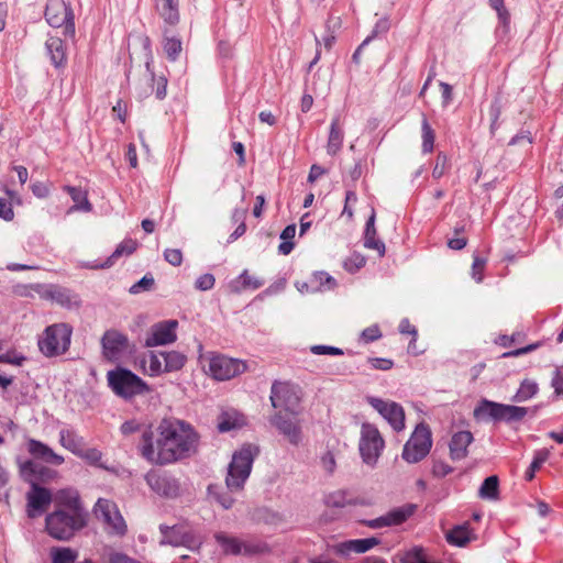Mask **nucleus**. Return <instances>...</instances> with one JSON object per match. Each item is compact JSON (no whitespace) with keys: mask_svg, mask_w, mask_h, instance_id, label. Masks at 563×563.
I'll use <instances>...</instances> for the list:
<instances>
[{"mask_svg":"<svg viewBox=\"0 0 563 563\" xmlns=\"http://www.w3.org/2000/svg\"><path fill=\"white\" fill-rule=\"evenodd\" d=\"M199 434L187 421L174 417L163 418L157 426L143 431L137 450L154 465H169L197 452Z\"/></svg>","mask_w":563,"mask_h":563,"instance_id":"obj_1","label":"nucleus"},{"mask_svg":"<svg viewBox=\"0 0 563 563\" xmlns=\"http://www.w3.org/2000/svg\"><path fill=\"white\" fill-rule=\"evenodd\" d=\"M258 453V448L253 444H244L240 450L234 452L232 461L228 466L225 477V485L230 493L243 489L251 474L253 462Z\"/></svg>","mask_w":563,"mask_h":563,"instance_id":"obj_2","label":"nucleus"},{"mask_svg":"<svg viewBox=\"0 0 563 563\" xmlns=\"http://www.w3.org/2000/svg\"><path fill=\"white\" fill-rule=\"evenodd\" d=\"M87 525V514L55 509L45 518L47 533L59 541H69L77 531Z\"/></svg>","mask_w":563,"mask_h":563,"instance_id":"obj_3","label":"nucleus"},{"mask_svg":"<svg viewBox=\"0 0 563 563\" xmlns=\"http://www.w3.org/2000/svg\"><path fill=\"white\" fill-rule=\"evenodd\" d=\"M536 411V407L527 408L482 399L474 409V417L477 420L484 419L495 422L504 421L506 423H512L521 421L528 413L534 416Z\"/></svg>","mask_w":563,"mask_h":563,"instance_id":"obj_4","label":"nucleus"},{"mask_svg":"<svg viewBox=\"0 0 563 563\" xmlns=\"http://www.w3.org/2000/svg\"><path fill=\"white\" fill-rule=\"evenodd\" d=\"M107 380L112 391L126 400L152 391L151 387L140 376L120 366L107 373Z\"/></svg>","mask_w":563,"mask_h":563,"instance_id":"obj_5","label":"nucleus"},{"mask_svg":"<svg viewBox=\"0 0 563 563\" xmlns=\"http://www.w3.org/2000/svg\"><path fill=\"white\" fill-rule=\"evenodd\" d=\"M73 327L66 322L46 327L38 339L40 352L46 357L64 355L70 347Z\"/></svg>","mask_w":563,"mask_h":563,"instance_id":"obj_6","label":"nucleus"},{"mask_svg":"<svg viewBox=\"0 0 563 563\" xmlns=\"http://www.w3.org/2000/svg\"><path fill=\"white\" fill-rule=\"evenodd\" d=\"M158 529L162 534L161 545L186 547L191 551H199L203 543V538L185 523L159 525Z\"/></svg>","mask_w":563,"mask_h":563,"instance_id":"obj_7","label":"nucleus"},{"mask_svg":"<svg viewBox=\"0 0 563 563\" xmlns=\"http://www.w3.org/2000/svg\"><path fill=\"white\" fill-rule=\"evenodd\" d=\"M269 400L275 409L297 416L301 401V390L290 382L274 380L271 387Z\"/></svg>","mask_w":563,"mask_h":563,"instance_id":"obj_8","label":"nucleus"},{"mask_svg":"<svg viewBox=\"0 0 563 563\" xmlns=\"http://www.w3.org/2000/svg\"><path fill=\"white\" fill-rule=\"evenodd\" d=\"M432 448V433L424 422L419 423L405 443L401 457L410 464L419 463Z\"/></svg>","mask_w":563,"mask_h":563,"instance_id":"obj_9","label":"nucleus"},{"mask_svg":"<svg viewBox=\"0 0 563 563\" xmlns=\"http://www.w3.org/2000/svg\"><path fill=\"white\" fill-rule=\"evenodd\" d=\"M45 19L53 27H64L66 37H74L76 33L74 13L64 0H48L45 8Z\"/></svg>","mask_w":563,"mask_h":563,"instance_id":"obj_10","label":"nucleus"},{"mask_svg":"<svg viewBox=\"0 0 563 563\" xmlns=\"http://www.w3.org/2000/svg\"><path fill=\"white\" fill-rule=\"evenodd\" d=\"M247 369L244 361L222 354L212 355L208 364V373L217 380H229Z\"/></svg>","mask_w":563,"mask_h":563,"instance_id":"obj_11","label":"nucleus"},{"mask_svg":"<svg viewBox=\"0 0 563 563\" xmlns=\"http://www.w3.org/2000/svg\"><path fill=\"white\" fill-rule=\"evenodd\" d=\"M148 487L164 498H176L180 493L179 479L167 471L151 470L145 475Z\"/></svg>","mask_w":563,"mask_h":563,"instance_id":"obj_12","label":"nucleus"},{"mask_svg":"<svg viewBox=\"0 0 563 563\" xmlns=\"http://www.w3.org/2000/svg\"><path fill=\"white\" fill-rule=\"evenodd\" d=\"M384 449V439L376 427L363 423L360 440V452L364 463L374 465Z\"/></svg>","mask_w":563,"mask_h":563,"instance_id":"obj_13","label":"nucleus"},{"mask_svg":"<svg viewBox=\"0 0 563 563\" xmlns=\"http://www.w3.org/2000/svg\"><path fill=\"white\" fill-rule=\"evenodd\" d=\"M95 516L102 520L110 531L117 536H124L126 523L115 503L106 498H99L93 507Z\"/></svg>","mask_w":563,"mask_h":563,"instance_id":"obj_14","label":"nucleus"},{"mask_svg":"<svg viewBox=\"0 0 563 563\" xmlns=\"http://www.w3.org/2000/svg\"><path fill=\"white\" fill-rule=\"evenodd\" d=\"M177 320H165L153 324L144 341V346L154 347L172 344L177 340Z\"/></svg>","mask_w":563,"mask_h":563,"instance_id":"obj_15","label":"nucleus"},{"mask_svg":"<svg viewBox=\"0 0 563 563\" xmlns=\"http://www.w3.org/2000/svg\"><path fill=\"white\" fill-rule=\"evenodd\" d=\"M368 402L387 420L395 431L399 432L405 428V411L399 404L385 401L376 397H369Z\"/></svg>","mask_w":563,"mask_h":563,"instance_id":"obj_16","label":"nucleus"},{"mask_svg":"<svg viewBox=\"0 0 563 563\" xmlns=\"http://www.w3.org/2000/svg\"><path fill=\"white\" fill-rule=\"evenodd\" d=\"M102 354L108 361H117L129 347L128 336L114 329L107 330L101 338Z\"/></svg>","mask_w":563,"mask_h":563,"instance_id":"obj_17","label":"nucleus"},{"mask_svg":"<svg viewBox=\"0 0 563 563\" xmlns=\"http://www.w3.org/2000/svg\"><path fill=\"white\" fill-rule=\"evenodd\" d=\"M269 422L274 426L279 433H282L287 440L294 444L298 445L301 441V428L299 422L292 415L284 411L275 412Z\"/></svg>","mask_w":563,"mask_h":563,"instance_id":"obj_18","label":"nucleus"},{"mask_svg":"<svg viewBox=\"0 0 563 563\" xmlns=\"http://www.w3.org/2000/svg\"><path fill=\"white\" fill-rule=\"evenodd\" d=\"M31 489L26 494L27 516L35 518L52 503L53 496L49 489L40 486L37 483L30 484Z\"/></svg>","mask_w":563,"mask_h":563,"instance_id":"obj_19","label":"nucleus"},{"mask_svg":"<svg viewBox=\"0 0 563 563\" xmlns=\"http://www.w3.org/2000/svg\"><path fill=\"white\" fill-rule=\"evenodd\" d=\"M379 543L380 540L375 537L366 539H351L334 544L332 550L336 555L341 558H347L352 552L362 554L369 551Z\"/></svg>","mask_w":563,"mask_h":563,"instance_id":"obj_20","label":"nucleus"},{"mask_svg":"<svg viewBox=\"0 0 563 563\" xmlns=\"http://www.w3.org/2000/svg\"><path fill=\"white\" fill-rule=\"evenodd\" d=\"M56 509H65L69 512L87 514L80 499L78 490L74 488H63L55 493L53 498Z\"/></svg>","mask_w":563,"mask_h":563,"instance_id":"obj_21","label":"nucleus"},{"mask_svg":"<svg viewBox=\"0 0 563 563\" xmlns=\"http://www.w3.org/2000/svg\"><path fill=\"white\" fill-rule=\"evenodd\" d=\"M29 453L35 459L41 460L51 465H62L64 463V457L57 453H55L48 445L45 443L35 440L29 439L26 442Z\"/></svg>","mask_w":563,"mask_h":563,"instance_id":"obj_22","label":"nucleus"},{"mask_svg":"<svg viewBox=\"0 0 563 563\" xmlns=\"http://www.w3.org/2000/svg\"><path fill=\"white\" fill-rule=\"evenodd\" d=\"M21 476L29 484L46 481L52 477L53 471L32 460L25 461L20 466Z\"/></svg>","mask_w":563,"mask_h":563,"instance_id":"obj_23","label":"nucleus"},{"mask_svg":"<svg viewBox=\"0 0 563 563\" xmlns=\"http://www.w3.org/2000/svg\"><path fill=\"white\" fill-rule=\"evenodd\" d=\"M474 438L471 431H459L452 435L450 441V457L453 461H460L467 456L468 445L473 442Z\"/></svg>","mask_w":563,"mask_h":563,"instance_id":"obj_24","label":"nucleus"},{"mask_svg":"<svg viewBox=\"0 0 563 563\" xmlns=\"http://www.w3.org/2000/svg\"><path fill=\"white\" fill-rule=\"evenodd\" d=\"M45 49L54 67L60 68L66 65V44L60 37L49 36L45 42Z\"/></svg>","mask_w":563,"mask_h":563,"instance_id":"obj_25","label":"nucleus"},{"mask_svg":"<svg viewBox=\"0 0 563 563\" xmlns=\"http://www.w3.org/2000/svg\"><path fill=\"white\" fill-rule=\"evenodd\" d=\"M375 219L376 213L375 210L372 209V213L368 217L365 230H364V246L366 249L375 250L378 252V255L382 257L385 255V244L382 240L376 238L377 231L375 228Z\"/></svg>","mask_w":563,"mask_h":563,"instance_id":"obj_26","label":"nucleus"},{"mask_svg":"<svg viewBox=\"0 0 563 563\" xmlns=\"http://www.w3.org/2000/svg\"><path fill=\"white\" fill-rule=\"evenodd\" d=\"M264 285V280L249 275L247 269H244L240 276L232 279L228 284L229 291L232 294H241L246 289H258Z\"/></svg>","mask_w":563,"mask_h":563,"instance_id":"obj_27","label":"nucleus"},{"mask_svg":"<svg viewBox=\"0 0 563 563\" xmlns=\"http://www.w3.org/2000/svg\"><path fill=\"white\" fill-rule=\"evenodd\" d=\"M159 16L168 24L179 21V0H154Z\"/></svg>","mask_w":563,"mask_h":563,"instance_id":"obj_28","label":"nucleus"},{"mask_svg":"<svg viewBox=\"0 0 563 563\" xmlns=\"http://www.w3.org/2000/svg\"><path fill=\"white\" fill-rule=\"evenodd\" d=\"M472 539V530L468 522L457 525L445 533L448 543L459 548L465 547Z\"/></svg>","mask_w":563,"mask_h":563,"instance_id":"obj_29","label":"nucleus"},{"mask_svg":"<svg viewBox=\"0 0 563 563\" xmlns=\"http://www.w3.org/2000/svg\"><path fill=\"white\" fill-rule=\"evenodd\" d=\"M344 140L343 129L340 126L339 118L335 117L330 125V132L327 143V153L330 156H335L342 148Z\"/></svg>","mask_w":563,"mask_h":563,"instance_id":"obj_30","label":"nucleus"},{"mask_svg":"<svg viewBox=\"0 0 563 563\" xmlns=\"http://www.w3.org/2000/svg\"><path fill=\"white\" fill-rule=\"evenodd\" d=\"M59 443L76 456L81 453V449L85 446L84 438L69 429L59 431Z\"/></svg>","mask_w":563,"mask_h":563,"instance_id":"obj_31","label":"nucleus"},{"mask_svg":"<svg viewBox=\"0 0 563 563\" xmlns=\"http://www.w3.org/2000/svg\"><path fill=\"white\" fill-rule=\"evenodd\" d=\"M165 373L180 371L186 362L187 356L178 351H162Z\"/></svg>","mask_w":563,"mask_h":563,"instance_id":"obj_32","label":"nucleus"},{"mask_svg":"<svg viewBox=\"0 0 563 563\" xmlns=\"http://www.w3.org/2000/svg\"><path fill=\"white\" fill-rule=\"evenodd\" d=\"M137 247V242L132 239H126L122 241L113 253L107 258V261L100 265H97V268H106L110 267L114 264V261L122 255H131Z\"/></svg>","mask_w":563,"mask_h":563,"instance_id":"obj_33","label":"nucleus"},{"mask_svg":"<svg viewBox=\"0 0 563 563\" xmlns=\"http://www.w3.org/2000/svg\"><path fill=\"white\" fill-rule=\"evenodd\" d=\"M417 506L413 504H406L401 507L389 510L386 515L390 527L399 526L407 521L416 511Z\"/></svg>","mask_w":563,"mask_h":563,"instance_id":"obj_34","label":"nucleus"},{"mask_svg":"<svg viewBox=\"0 0 563 563\" xmlns=\"http://www.w3.org/2000/svg\"><path fill=\"white\" fill-rule=\"evenodd\" d=\"M216 541L221 545L225 554L240 555L242 554V540L227 536L223 532L214 534Z\"/></svg>","mask_w":563,"mask_h":563,"instance_id":"obj_35","label":"nucleus"},{"mask_svg":"<svg viewBox=\"0 0 563 563\" xmlns=\"http://www.w3.org/2000/svg\"><path fill=\"white\" fill-rule=\"evenodd\" d=\"M207 490L209 498L218 503L224 509H230L233 506L234 498L230 493L224 492L221 486L217 484H210Z\"/></svg>","mask_w":563,"mask_h":563,"instance_id":"obj_36","label":"nucleus"},{"mask_svg":"<svg viewBox=\"0 0 563 563\" xmlns=\"http://www.w3.org/2000/svg\"><path fill=\"white\" fill-rule=\"evenodd\" d=\"M499 494V479L496 475L488 476L482 483L478 495L483 499L495 500Z\"/></svg>","mask_w":563,"mask_h":563,"instance_id":"obj_37","label":"nucleus"},{"mask_svg":"<svg viewBox=\"0 0 563 563\" xmlns=\"http://www.w3.org/2000/svg\"><path fill=\"white\" fill-rule=\"evenodd\" d=\"M64 190L69 194L73 201L75 202L74 208L77 210L90 211L91 203L87 198V192L79 187L65 186Z\"/></svg>","mask_w":563,"mask_h":563,"instance_id":"obj_38","label":"nucleus"},{"mask_svg":"<svg viewBox=\"0 0 563 563\" xmlns=\"http://www.w3.org/2000/svg\"><path fill=\"white\" fill-rule=\"evenodd\" d=\"M146 73L148 74V79L152 84L156 85L155 96L158 100H163L167 95V78L165 76H155L154 71L151 68V60H146L145 63Z\"/></svg>","mask_w":563,"mask_h":563,"instance_id":"obj_39","label":"nucleus"},{"mask_svg":"<svg viewBox=\"0 0 563 563\" xmlns=\"http://www.w3.org/2000/svg\"><path fill=\"white\" fill-rule=\"evenodd\" d=\"M324 504L330 508H344L347 505H356L355 501L347 498V493L345 490H335L328 494L324 497Z\"/></svg>","mask_w":563,"mask_h":563,"instance_id":"obj_40","label":"nucleus"},{"mask_svg":"<svg viewBox=\"0 0 563 563\" xmlns=\"http://www.w3.org/2000/svg\"><path fill=\"white\" fill-rule=\"evenodd\" d=\"M310 284L313 290H330L335 287L336 282L325 272H316L310 279Z\"/></svg>","mask_w":563,"mask_h":563,"instance_id":"obj_41","label":"nucleus"},{"mask_svg":"<svg viewBox=\"0 0 563 563\" xmlns=\"http://www.w3.org/2000/svg\"><path fill=\"white\" fill-rule=\"evenodd\" d=\"M78 553L71 548H53L51 550L52 563H75Z\"/></svg>","mask_w":563,"mask_h":563,"instance_id":"obj_42","label":"nucleus"},{"mask_svg":"<svg viewBox=\"0 0 563 563\" xmlns=\"http://www.w3.org/2000/svg\"><path fill=\"white\" fill-rule=\"evenodd\" d=\"M538 393V384L530 379H525L516 395L512 397V401L522 402L532 398Z\"/></svg>","mask_w":563,"mask_h":563,"instance_id":"obj_43","label":"nucleus"},{"mask_svg":"<svg viewBox=\"0 0 563 563\" xmlns=\"http://www.w3.org/2000/svg\"><path fill=\"white\" fill-rule=\"evenodd\" d=\"M421 132H422V151L423 153H430L433 150L434 146V131L429 124L428 119L426 115L422 117L421 121Z\"/></svg>","mask_w":563,"mask_h":563,"instance_id":"obj_44","label":"nucleus"},{"mask_svg":"<svg viewBox=\"0 0 563 563\" xmlns=\"http://www.w3.org/2000/svg\"><path fill=\"white\" fill-rule=\"evenodd\" d=\"M162 374H165L162 351L148 352V375L150 376H159Z\"/></svg>","mask_w":563,"mask_h":563,"instance_id":"obj_45","label":"nucleus"},{"mask_svg":"<svg viewBox=\"0 0 563 563\" xmlns=\"http://www.w3.org/2000/svg\"><path fill=\"white\" fill-rule=\"evenodd\" d=\"M154 277L151 274H146L137 283L130 287L129 292L132 295H137L144 291H150L154 287Z\"/></svg>","mask_w":563,"mask_h":563,"instance_id":"obj_46","label":"nucleus"},{"mask_svg":"<svg viewBox=\"0 0 563 563\" xmlns=\"http://www.w3.org/2000/svg\"><path fill=\"white\" fill-rule=\"evenodd\" d=\"M267 550V544L256 540L242 541V554L255 555L264 553Z\"/></svg>","mask_w":563,"mask_h":563,"instance_id":"obj_47","label":"nucleus"},{"mask_svg":"<svg viewBox=\"0 0 563 563\" xmlns=\"http://www.w3.org/2000/svg\"><path fill=\"white\" fill-rule=\"evenodd\" d=\"M164 51L170 60H176L181 52V42L178 38L169 37L164 42Z\"/></svg>","mask_w":563,"mask_h":563,"instance_id":"obj_48","label":"nucleus"},{"mask_svg":"<svg viewBox=\"0 0 563 563\" xmlns=\"http://www.w3.org/2000/svg\"><path fill=\"white\" fill-rule=\"evenodd\" d=\"M449 167V158L445 154L439 153L437 155L435 165L432 169V177L440 179Z\"/></svg>","mask_w":563,"mask_h":563,"instance_id":"obj_49","label":"nucleus"},{"mask_svg":"<svg viewBox=\"0 0 563 563\" xmlns=\"http://www.w3.org/2000/svg\"><path fill=\"white\" fill-rule=\"evenodd\" d=\"M501 114V102L498 98H496L489 108V115L492 119L490 123V132L495 133V131L498 129V119Z\"/></svg>","mask_w":563,"mask_h":563,"instance_id":"obj_50","label":"nucleus"},{"mask_svg":"<svg viewBox=\"0 0 563 563\" xmlns=\"http://www.w3.org/2000/svg\"><path fill=\"white\" fill-rule=\"evenodd\" d=\"M77 456L82 460H86L91 464H97L101 460L102 453L96 448L86 449L85 446H82L81 453L78 454Z\"/></svg>","mask_w":563,"mask_h":563,"instance_id":"obj_51","label":"nucleus"},{"mask_svg":"<svg viewBox=\"0 0 563 563\" xmlns=\"http://www.w3.org/2000/svg\"><path fill=\"white\" fill-rule=\"evenodd\" d=\"M214 283V276L212 274L207 273L197 278L195 287L201 291H207L213 288Z\"/></svg>","mask_w":563,"mask_h":563,"instance_id":"obj_52","label":"nucleus"},{"mask_svg":"<svg viewBox=\"0 0 563 563\" xmlns=\"http://www.w3.org/2000/svg\"><path fill=\"white\" fill-rule=\"evenodd\" d=\"M164 258L173 266H180L183 263V253L179 249H167L164 252Z\"/></svg>","mask_w":563,"mask_h":563,"instance_id":"obj_53","label":"nucleus"},{"mask_svg":"<svg viewBox=\"0 0 563 563\" xmlns=\"http://www.w3.org/2000/svg\"><path fill=\"white\" fill-rule=\"evenodd\" d=\"M310 351L314 355H325V354L342 355L343 354V351L341 349L335 347V346H330V345H312L310 347Z\"/></svg>","mask_w":563,"mask_h":563,"instance_id":"obj_54","label":"nucleus"},{"mask_svg":"<svg viewBox=\"0 0 563 563\" xmlns=\"http://www.w3.org/2000/svg\"><path fill=\"white\" fill-rule=\"evenodd\" d=\"M364 342L369 343L374 342L382 338V332L378 325H371L362 331L361 334Z\"/></svg>","mask_w":563,"mask_h":563,"instance_id":"obj_55","label":"nucleus"},{"mask_svg":"<svg viewBox=\"0 0 563 563\" xmlns=\"http://www.w3.org/2000/svg\"><path fill=\"white\" fill-rule=\"evenodd\" d=\"M453 472V468L443 461H434L432 465V474L435 477H445Z\"/></svg>","mask_w":563,"mask_h":563,"instance_id":"obj_56","label":"nucleus"},{"mask_svg":"<svg viewBox=\"0 0 563 563\" xmlns=\"http://www.w3.org/2000/svg\"><path fill=\"white\" fill-rule=\"evenodd\" d=\"M25 361L23 355H19L13 351L7 352L4 354H0V363L12 364V365H22Z\"/></svg>","mask_w":563,"mask_h":563,"instance_id":"obj_57","label":"nucleus"},{"mask_svg":"<svg viewBox=\"0 0 563 563\" xmlns=\"http://www.w3.org/2000/svg\"><path fill=\"white\" fill-rule=\"evenodd\" d=\"M368 363L373 366V368L380 371H388L394 365L391 360L383 357H369Z\"/></svg>","mask_w":563,"mask_h":563,"instance_id":"obj_58","label":"nucleus"},{"mask_svg":"<svg viewBox=\"0 0 563 563\" xmlns=\"http://www.w3.org/2000/svg\"><path fill=\"white\" fill-rule=\"evenodd\" d=\"M321 465L325 472H328L329 474H333L336 463H335V459H334V455L332 454V452L327 451L321 456Z\"/></svg>","mask_w":563,"mask_h":563,"instance_id":"obj_59","label":"nucleus"},{"mask_svg":"<svg viewBox=\"0 0 563 563\" xmlns=\"http://www.w3.org/2000/svg\"><path fill=\"white\" fill-rule=\"evenodd\" d=\"M0 218L5 221H11L14 218L11 202L3 198H0Z\"/></svg>","mask_w":563,"mask_h":563,"instance_id":"obj_60","label":"nucleus"},{"mask_svg":"<svg viewBox=\"0 0 563 563\" xmlns=\"http://www.w3.org/2000/svg\"><path fill=\"white\" fill-rule=\"evenodd\" d=\"M363 525L371 529H380L385 527H390L387 515H383L378 518L371 519V520H364Z\"/></svg>","mask_w":563,"mask_h":563,"instance_id":"obj_61","label":"nucleus"},{"mask_svg":"<svg viewBox=\"0 0 563 563\" xmlns=\"http://www.w3.org/2000/svg\"><path fill=\"white\" fill-rule=\"evenodd\" d=\"M549 455L550 451L548 449L537 451L530 466L536 471L540 470L541 465L549 459Z\"/></svg>","mask_w":563,"mask_h":563,"instance_id":"obj_62","label":"nucleus"},{"mask_svg":"<svg viewBox=\"0 0 563 563\" xmlns=\"http://www.w3.org/2000/svg\"><path fill=\"white\" fill-rule=\"evenodd\" d=\"M108 560H109V563H140L139 561H136L121 552L110 553Z\"/></svg>","mask_w":563,"mask_h":563,"instance_id":"obj_63","label":"nucleus"},{"mask_svg":"<svg viewBox=\"0 0 563 563\" xmlns=\"http://www.w3.org/2000/svg\"><path fill=\"white\" fill-rule=\"evenodd\" d=\"M552 386L556 395H563V369H558L552 378Z\"/></svg>","mask_w":563,"mask_h":563,"instance_id":"obj_64","label":"nucleus"}]
</instances>
